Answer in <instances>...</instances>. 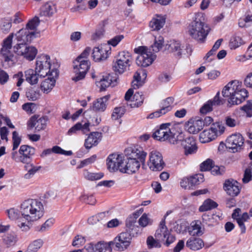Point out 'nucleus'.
Here are the masks:
<instances>
[{
  "label": "nucleus",
  "instance_id": "f257e3e1",
  "mask_svg": "<svg viewBox=\"0 0 252 252\" xmlns=\"http://www.w3.org/2000/svg\"><path fill=\"white\" fill-rule=\"evenodd\" d=\"M222 94L227 99V106L231 107L243 102L248 97V91L243 87L242 83L238 80L229 82L224 87Z\"/></svg>",
  "mask_w": 252,
  "mask_h": 252
},
{
  "label": "nucleus",
  "instance_id": "f03ea898",
  "mask_svg": "<svg viewBox=\"0 0 252 252\" xmlns=\"http://www.w3.org/2000/svg\"><path fill=\"white\" fill-rule=\"evenodd\" d=\"M20 212L24 219L28 222H32L42 217L44 208L42 203L38 200L29 199L21 203Z\"/></svg>",
  "mask_w": 252,
  "mask_h": 252
},
{
  "label": "nucleus",
  "instance_id": "7ed1b4c3",
  "mask_svg": "<svg viewBox=\"0 0 252 252\" xmlns=\"http://www.w3.org/2000/svg\"><path fill=\"white\" fill-rule=\"evenodd\" d=\"M169 123L162 124L159 128L153 134L155 139L160 141H167L173 145L181 144L184 139L185 134L182 132L176 131L174 128L170 129Z\"/></svg>",
  "mask_w": 252,
  "mask_h": 252
},
{
  "label": "nucleus",
  "instance_id": "20e7f679",
  "mask_svg": "<svg viewBox=\"0 0 252 252\" xmlns=\"http://www.w3.org/2000/svg\"><path fill=\"white\" fill-rule=\"evenodd\" d=\"M132 154V157L124 162V168H121L122 172L129 174L135 173L140 168V163L144 164L147 153L142 148L133 150Z\"/></svg>",
  "mask_w": 252,
  "mask_h": 252
},
{
  "label": "nucleus",
  "instance_id": "39448f33",
  "mask_svg": "<svg viewBox=\"0 0 252 252\" xmlns=\"http://www.w3.org/2000/svg\"><path fill=\"white\" fill-rule=\"evenodd\" d=\"M199 15H196L193 20L189 24L188 32L193 39L204 42L209 32V27L201 19Z\"/></svg>",
  "mask_w": 252,
  "mask_h": 252
},
{
  "label": "nucleus",
  "instance_id": "423d86ee",
  "mask_svg": "<svg viewBox=\"0 0 252 252\" xmlns=\"http://www.w3.org/2000/svg\"><path fill=\"white\" fill-rule=\"evenodd\" d=\"M132 56L130 53L123 51L119 53L115 61L112 64L114 74H123L130 66L132 63Z\"/></svg>",
  "mask_w": 252,
  "mask_h": 252
},
{
  "label": "nucleus",
  "instance_id": "0eeeda50",
  "mask_svg": "<svg viewBox=\"0 0 252 252\" xmlns=\"http://www.w3.org/2000/svg\"><path fill=\"white\" fill-rule=\"evenodd\" d=\"M35 149L27 145H21L18 151L11 153V158L16 162H21L29 164L32 161V157L34 154Z\"/></svg>",
  "mask_w": 252,
  "mask_h": 252
},
{
  "label": "nucleus",
  "instance_id": "6e6552de",
  "mask_svg": "<svg viewBox=\"0 0 252 252\" xmlns=\"http://www.w3.org/2000/svg\"><path fill=\"white\" fill-rule=\"evenodd\" d=\"M151 50L145 46H140L134 49L135 52L139 54L136 60L138 66L147 67L152 63L155 55Z\"/></svg>",
  "mask_w": 252,
  "mask_h": 252
},
{
  "label": "nucleus",
  "instance_id": "1a4fd4ad",
  "mask_svg": "<svg viewBox=\"0 0 252 252\" xmlns=\"http://www.w3.org/2000/svg\"><path fill=\"white\" fill-rule=\"evenodd\" d=\"M53 68H56L52 66L49 56L42 55L37 58L35 69L37 72L38 76L40 77L49 76Z\"/></svg>",
  "mask_w": 252,
  "mask_h": 252
},
{
  "label": "nucleus",
  "instance_id": "9d476101",
  "mask_svg": "<svg viewBox=\"0 0 252 252\" xmlns=\"http://www.w3.org/2000/svg\"><path fill=\"white\" fill-rule=\"evenodd\" d=\"M73 64L75 76L72 77V80L77 82L83 79L90 68V62L89 60H75Z\"/></svg>",
  "mask_w": 252,
  "mask_h": 252
},
{
  "label": "nucleus",
  "instance_id": "9b49d317",
  "mask_svg": "<svg viewBox=\"0 0 252 252\" xmlns=\"http://www.w3.org/2000/svg\"><path fill=\"white\" fill-rule=\"evenodd\" d=\"M244 143V138L239 133L230 135L226 140V148L231 149L233 153L237 152L242 149Z\"/></svg>",
  "mask_w": 252,
  "mask_h": 252
},
{
  "label": "nucleus",
  "instance_id": "f8f14e48",
  "mask_svg": "<svg viewBox=\"0 0 252 252\" xmlns=\"http://www.w3.org/2000/svg\"><path fill=\"white\" fill-rule=\"evenodd\" d=\"M148 165L153 171H161L165 166L161 154L157 151L151 152Z\"/></svg>",
  "mask_w": 252,
  "mask_h": 252
},
{
  "label": "nucleus",
  "instance_id": "ddd939ff",
  "mask_svg": "<svg viewBox=\"0 0 252 252\" xmlns=\"http://www.w3.org/2000/svg\"><path fill=\"white\" fill-rule=\"evenodd\" d=\"M108 169L111 171L119 170L122 172L121 168H124V157L121 155L113 154L109 156L107 159Z\"/></svg>",
  "mask_w": 252,
  "mask_h": 252
},
{
  "label": "nucleus",
  "instance_id": "4468645a",
  "mask_svg": "<svg viewBox=\"0 0 252 252\" xmlns=\"http://www.w3.org/2000/svg\"><path fill=\"white\" fill-rule=\"evenodd\" d=\"M130 235L127 232H122L117 236L113 241V246H115L118 251H123L126 249L130 243Z\"/></svg>",
  "mask_w": 252,
  "mask_h": 252
},
{
  "label": "nucleus",
  "instance_id": "2eb2a0df",
  "mask_svg": "<svg viewBox=\"0 0 252 252\" xmlns=\"http://www.w3.org/2000/svg\"><path fill=\"white\" fill-rule=\"evenodd\" d=\"M59 72L57 69L53 68L49 76L41 84V88L44 93H48L54 88L56 83V79L58 77Z\"/></svg>",
  "mask_w": 252,
  "mask_h": 252
},
{
  "label": "nucleus",
  "instance_id": "dca6fc26",
  "mask_svg": "<svg viewBox=\"0 0 252 252\" xmlns=\"http://www.w3.org/2000/svg\"><path fill=\"white\" fill-rule=\"evenodd\" d=\"M223 189L226 193L232 197L237 196L240 192L239 184L234 180H227L223 184Z\"/></svg>",
  "mask_w": 252,
  "mask_h": 252
},
{
  "label": "nucleus",
  "instance_id": "f3484780",
  "mask_svg": "<svg viewBox=\"0 0 252 252\" xmlns=\"http://www.w3.org/2000/svg\"><path fill=\"white\" fill-rule=\"evenodd\" d=\"M37 33L30 32L27 29L23 28L17 32L14 35L18 42L25 43L31 42L36 37Z\"/></svg>",
  "mask_w": 252,
  "mask_h": 252
},
{
  "label": "nucleus",
  "instance_id": "a211bd4d",
  "mask_svg": "<svg viewBox=\"0 0 252 252\" xmlns=\"http://www.w3.org/2000/svg\"><path fill=\"white\" fill-rule=\"evenodd\" d=\"M184 149V153L186 156L195 153L197 147L194 138L192 136L186 137L180 144Z\"/></svg>",
  "mask_w": 252,
  "mask_h": 252
},
{
  "label": "nucleus",
  "instance_id": "6ab92c4d",
  "mask_svg": "<svg viewBox=\"0 0 252 252\" xmlns=\"http://www.w3.org/2000/svg\"><path fill=\"white\" fill-rule=\"evenodd\" d=\"M47 119L44 117H39L38 116L34 115L32 117L28 123V126L32 129L33 127L36 131H40L45 128Z\"/></svg>",
  "mask_w": 252,
  "mask_h": 252
},
{
  "label": "nucleus",
  "instance_id": "aec40b11",
  "mask_svg": "<svg viewBox=\"0 0 252 252\" xmlns=\"http://www.w3.org/2000/svg\"><path fill=\"white\" fill-rule=\"evenodd\" d=\"M118 77L116 74H109L105 76H103L102 78L99 81L100 89L101 91H104L106 88L110 86L112 87L116 85Z\"/></svg>",
  "mask_w": 252,
  "mask_h": 252
},
{
  "label": "nucleus",
  "instance_id": "412c9836",
  "mask_svg": "<svg viewBox=\"0 0 252 252\" xmlns=\"http://www.w3.org/2000/svg\"><path fill=\"white\" fill-rule=\"evenodd\" d=\"M188 131L190 133H197L203 127V120L199 118H195L189 120L187 125Z\"/></svg>",
  "mask_w": 252,
  "mask_h": 252
},
{
  "label": "nucleus",
  "instance_id": "4be33fe9",
  "mask_svg": "<svg viewBox=\"0 0 252 252\" xmlns=\"http://www.w3.org/2000/svg\"><path fill=\"white\" fill-rule=\"evenodd\" d=\"M107 46H100L94 47L92 53V57L95 62H99L106 60L108 57L109 50H107Z\"/></svg>",
  "mask_w": 252,
  "mask_h": 252
},
{
  "label": "nucleus",
  "instance_id": "5701e85b",
  "mask_svg": "<svg viewBox=\"0 0 252 252\" xmlns=\"http://www.w3.org/2000/svg\"><path fill=\"white\" fill-rule=\"evenodd\" d=\"M110 95H105L97 99L93 103L92 109L96 112H104L106 108Z\"/></svg>",
  "mask_w": 252,
  "mask_h": 252
},
{
  "label": "nucleus",
  "instance_id": "b1692460",
  "mask_svg": "<svg viewBox=\"0 0 252 252\" xmlns=\"http://www.w3.org/2000/svg\"><path fill=\"white\" fill-rule=\"evenodd\" d=\"M101 133L99 132H91L86 139L85 146L86 149H90L96 145L101 140Z\"/></svg>",
  "mask_w": 252,
  "mask_h": 252
},
{
  "label": "nucleus",
  "instance_id": "393cba45",
  "mask_svg": "<svg viewBox=\"0 0 252 252\" xmlns=\"http://www.w3.org/2000/svg\"><path fill=\"white\" fill-rule=\"evenodd\" d=\"M217 136L218 135L211 126L209 129L204 130L200 134L199 140L201 143H205L214 140Z\"/></svg>",
  "mask_w": 252,
  "mask_h": 252
},
{
  "label": "nucleus",
  "instance_id": "a878e982",
  "mask_svg": "<svg viewBox=\"0 0 252 252\" xmlns=\"http://www.w3.org/2000/svg\"><path fill=\"white\" fill-rule=\"evenodd\" d=\"M165 49L169 52L174 53L175 56L181 57L182 53V49L179 41L172 40L166 45Z\"/></svg>",
  "mask_w": 252,
  "mask_h": 252
},
{
  "label": "nucleus",
  "instance_id": "bb28decb",
  "mask_svg": "<svg viewBox=\"0 0 252 252\" xmlns=\"http://www.w3.org/2000/svg\"><path fill=\"white\" fill-rule=\"evenodd\" d=\"M165 19L164 16L157 15L151 21L149 26L153 31H158L165 24Z\"/></svg>",
  "mask_w": 252,
  "mask_h": 252
},
{
  "label": "nucleus",
  "instance_id": "cd10ccee",
  "mask_svg": "<svg viewBox=\"0 0 252 252\" xmlns=\"http://www.w3.org/2000/svg\"><path fill=\"white\" fill-rule=\"evenodd\" d=\"M186 246L193 251L198 250L204 246L203 240L197 237H191L186 243Z\"/></svg>",
  "mask_w": 252,
  "mask_h": 252
},
{
  "label": "nucleus",
  "instance_id": "c85d7f7f",
  "mask_svg": "<svg viewBox=\"0 0 252 252\" xmlns=\"http://www.w3.org/2000/svg\"><path fill=\"white\" fill-rule=\"evenodd\" d=\"M201 223L199 220L193 221L189 228V233L192 236H201L203 232L201 230Z\"/></svg>",
  "mask_w": 252,
  "mask_h": 252
},
{
  "label": "nucleus",
  "instance_id": "c756f323",
  "mask_svg": "<svg viewBox=\"0 0 252 252\" xmlns=\"http://www.w3.org/2000/svg\"><path fill=\"white\" fill-rule=\"evenodd\" d=\"M168 234L169 231L165 225V222L164 220H162L160 223L159 228L156 232L155 237L158 240L164 241Z\"/></svg>",
  "mask_w": 252,
  "mask_h": 252
},
{
  "label": "nucleus",
  "instance_id": "7c9ffc66",
  "mask_svg": "<svg viewBox=\"0 0 252 252\" xmlns=\"http://www.w3.org/2000/svg\"><path fill=\"white\" fill-rule=\"evenodd\" d=\"M26 80L31 85H34L37 83L38 74L36 70L29 69L25 72Z\"/></svg>",
  "mask_w": 252,
  "mask_h": 252
},
{
  "label": "nucleus",
  "instance_id": "2f4dec72",
  "mask_svg": "<svg viewBox=\"0 0 252 252\" xmlns=\"http://www.w3.org/2000/svg\"><path fill=\"white\" fill-rule=\"evenodd\" d=\"M89 126V123H86L84 125H82L80 123H77L68 130V134H71L75 133L77 131L80 130H81L83 133H86L90 131Z\"/></svg>",
  "mask_w": 252,
  "mask_h": 252
},
{
  "label": "nucleus",
  "instance_id": "473e14b6",
  "mask_svg": "<svg viewBox=\"0 0 252 252\" xmlns=\"http://www.w3.org/2000/svg\"><path fill=\"white\" fill-rule=\"evenodd\" d=\"M12 19L11 17L3 18L0 20V30L3 33H8L12 27Z\"/></svg>",
  "mask_w": 252,
  "mask_h": 252
},
{
  "label": "nucleus",
  "instance_id": "72a5a7b5",
  "mask_svg": "<svg viewBox=\"0 0 252 252\" xmlns=\"http://www.w3.org/2000/svg\"><path fill=\"white\" fill-rule=\"evenodd\" d=\"M113 247L112 241L109 242L100 241L95 245L94 248L97 252H105L107 250L112 252Z\"/></svg>",
  "mask_w": 252,
  "mask_h": 252
},
{
  "label": "nucleus",
  "instance_id": "f704fd0d",
  "mask_svg": "<svg viewBox=\"0 0 252 252\" xmlns=\"http://www.w3.org/2000/svg\"><path fill=\"white\" fill-rule=\"evenodd\" d=\"M174 98L169 97L163 100L161 103V108L159 109L163 115L171 110L172 104L173 103Z\"/></svg>",
  "mask_w": 252,
  "mask_h": 252
},
{
  "label": "nucleus",
  "instance_id": "c9c22d12",
  "mask_svg": "<svg viewBox=\"0 0 252 252\" xmlns=\"http://www.w3.org/2000/svg\"><path fill=\"white\" fill-rule=\"evenodd\" d=\"M144 97L141 93L135 92L132 97V100L130 102L129 105L131 108L139 107L143 102Z\"/></svg>",
  "mask_w": 252,
  "mask_h": 252
},
{
  "label": "nucleus",
  "instance_id": "e433bc0d",
  "mask_svg": "<svg viewBox=\"0 0 252 252\" xmlns=\"http://www.w3.org/2000/svg\"><path fill=\"white\" fill-rule=\"evenodd\" d=\"M26 169L28 170V172L24 175V178L25 179H31L35 175V174L39 171L41 168V166H36L31 164L30 165L28 164L25 166Z\"/></svg>",
  "mask_w": 252,
  "mask_h": 252
},
{
  "label": "nucleus",
  "instance_id": "4c0bfd02",
  "mask_svg": "<svg viewBox=\"0 0 252 252\" xmlns=\"http://www.w3.org/2000/svg\"><path fill=\"white\" fill-rule=\"evenodd\" d=\"M244 43L245 42L241 36L234 34L230 39L229 45L231 49H235Z\"/></svg>",
  "mask_w": 252,
  "mask_h": 252
},
{
  "label": "nucleus",
  "instance_id": "58836bf2",
  "mask_svg": "<svg viewBox=\"0 0 252 252\" xmlns=\"http://www.w3.org/2000/svg\"><path fill=\"white\" fill-rule=\"evenodd\" d=\"M218 206V204L211 199H208L204 201L203 204L199 207L200 212H205L215 208Z\"/></svg>",
  "mask_w": 252,
  "mask_h": 252
},
{
  "label": "nucleus",
  "instance_id": "ea45409f",
  "mask_svg": "<svg viewBox=\"0 0 252 252\" xmlns=\"http://www.w3.org/2000/svg\"><path fill=\"white\" fill-rule=\"evenodd\" d=\"M55 12V6L51 2L45 3L42 7V12L45 16H51Z\"/></svg>",
  "mask_w": 252,
  "mask_h": 252
},
{
  "label": "nucleus",
  "instance_id": "a19ab883",
  "mask_svg": "<svg viewBox=\"0 0 252 252\" xmlns=\"http://www.w3.org/2000/svg\"><path fill=\"white\" fill-rule=\"evenodd\" d=\"M11 49L2 47L0 50V56L3 59L5 62L12 61L13 54L11 51Z\"/></svg>",
  "mask_w": 252,
  "mask_h": 252
},
{
  "label": "nucleus",
  "instance_id": "79ce46f5",
  "mask_svg": "<svg viewBox=\"0 0 252 252\" xmlns=\"http://www.w3.org/2000/svg\"><path fill=\"white\" fill-rule=\"evenodd\" d=\"M133 79L131 83V85L132 88L134 89L139 88V87L141 86L144 83L139 69L135 73Z\"/></svg>",
  "mask_w": 252,
  "mask_h": 252
},
{
  "label": "nucleus",
  "instance_id": "37998d69",
  "mask_svg": "<svg viewBox=\"0 0 252 252\" xmlns=\"http://www.w3.org/2000/svg\"><path fill=\"white\" fill-rule=\"evenodd\" d=\"M83 175L86 179L91 181L97 180L103 177L102 173H92L89 172L87 170H84Z\"/></svg>",
  "mask_w": 252,
  "mask_h": 252
},
{
  "label": "nucleus",
  "instance_id": "c03bdc74",
  "mask_svg": "<svg viewBox=\"0 0 252 252\" xmlns=\"http://www.w3.org/2000/svg\"><path fill=\"white\" fill-rule=\"evenodd\" d=\"M40 21L37 17H34L30 20L26 25L25 29H27L30 32L36 33L35 31L39 24Z\"/></svg>",
  "mask_w": 252,
  "mask_h": 252
},
{
  "label": "nucleus",
  "instance_id": "a18cd8bd",
  "mask_svg": "<svg viewBox=\"0 0 252 252\" xmlns=\"http://www.w3.org/2000/svg\"><path fill=\"white\" fill-rule=\"evenodd\" d=\"M27 47V43L18 42L14 46V51L17 55L24 57L26 50H28Z\"/></svg>",
  "mask_w": 252,
  "mask_h": 252
},
{
  "label": "nucleus",
  "instance_id": "49530a36",
  "mask_svg": "<svg viewBox=\"0 0 252 252\" xmlns=\"http://www.w3.org/2000/svg\"><path fill=\"white\" fill-rule=\"evenodd\" d=\"M249 219V216L247 213H243L240 217H239V218L237 219V222L241 228L242 233H244L246 232V227L244 224V222L246 221Z\"/></svg>",
  "mask_w": 252,
  "mask_h": 252
},
{
  "label": "nucleus",
  "instance_id": "de8ad7c7",
  "mask_svg": "<svg viewBox=\"0 0 252 252\" xmlns=\"http://www.w3.org/2000/svg\"><path fill=\"white\" fill-rule=\"evenodd\" d=\"M222 41V39H218L213 45L212 49L209 51L206 54L205 57V59L206 61H208V62H210L212 60V59L209 60V58L212 55L215 54L216 51L220 47L221 42Z\"/></svg>",
  "mask_w": 252,
  "mask_h": 252
},
{
  "label": "nucleus",
  "instance_id": "09e8293b",
  "mask_svg": "<svg viewBox=\"0 0 252 252\" xmlns=\"http://www.w3.org/2000/svg\"><path fill=\"white\" fill-rule=\"evenodd\" d=\"M27 49L28 50H26L24 57L29 61L33 60L37 53V50L33 46H28Z\"/></svg>",
  "mask_w": 252,
  "mask_h": 252
},
{
  "label": "nucleus",
  "instance_id": "8fccbe9b",
  "mask_svg": "<svg viewBox=\"0 0 252 252\" xmlns=\"http://www.w3.org/2000/svg\"><path fill=\"white\" fill-rule=\"evenodd\" d=\"M3 241L4 243L9 247L15 244L17 241V237L14 234L9 233L3 237Z\"/></svg>",
  "mask_w": 252,
  "mask_h": 252
},
{
  "label": "nucleus",
  "instance_id": "3c124183",
  "mask_svg": "<svg viewBox=\"0 0 252 252\" xmlns=\"http://www.w3.org/2000/svg\"><path fill=\"white\" fill-rule=\"evenodd\" d=\"M8 217L9 219L12 220H16L19 219L21 215L20 211L14 208L6 210Z\"/></svg>",
  "mask_w": 252,
  "mask_h": 252
},
{
  "label": "nucleus",
  "instance_id": "603ef678",
  "mask_svg": "<svg viewBox=\"0 0 252 252\" xmlns=\"http://www.w3.org/2000/svg\"><path fill=\"white\" fill-rule=\"evenodd\" d=\"M163 42V38L161 36H159L157 40L155 39L154 44L151 46L150 48L152 49L154 54L158 52L162 48Z\"/></svg>",
  "mask_w": 252,
  "mask_h": 252
},
{
  "label": "nucleus",
  "instance_id": "864d4df0",
  "mask_svg": "<svg viewBox=\"0 0 252 252\" xmlns=\"http://www.w3.org/2000/svg\"><path fill=\"white\" fill-rule=\"evenodd\" d=\"M43 242L41 239L34 241L28 247L27 252H36L42 246Z\"/></svg>",
  "mask_w": 252,
  "mask_h": 252
},
{
  "label": "nucleus",
  "instance_id": "5fc2aeb1",
  "mask_svg": "<svg viewBox=\"0 0 252 252\" xmlns=\"http://www.w3.org/2000/svg\"><path fill=\"white\" fill-rule=\"evenodd\" d=\"M189 179L190 184L192 185V187L198 185L204 181V176L201 174L190 176Z\"/></svg>",
  "mask_w": 252,
  "mask_h": 252
},
{
  "label": "nucleus",
  "instance_id": "6e6d98bb",
  "mask_svg": "<svg viewBox=\"0 0 252 252\" xmlns=\"http://www.w3.org/2000/svg\"><path fill=\"white\" fill-rule=\"evenodd\" d=\"M12 152L16 151L15 150L18 148L21 142V138L16 131L12 132Z\"/></svg>",
  "mask_w": 252,
  "mask_h": 252
},
{
  "label": "nucleus",
  "instance_id": "4d7b16f0",
  "mask_svg": "<svg viewBox=\"0 0 252 252\" xmlns=\"http://www.w3.org/2000/svg\"><path fill=\"white\" fill-rule=\"evenodd\" d=\"M125 113V109L122 107H116L114 109L111 117L113 120H117L122 117Z\"/></svg>",
  "mask_w": 252,
  "mask_h": 252
},
{
  "label": "nucleus",
  "instance_id": "13d9d810",
  "mask_svg": "<svg viewBox=\"0 0 252 252\" xmlns=\"http://www.w3.org/2000/svg\"><path fill=\"white\" fill-rule=\"evenodd\" d=\"M22 108L29 114H33L37 109V105L33 103H27L22 105Z\"/></svg>",
  "mask_w": 252,
  "mask_h": 252
},
{
  "label": "nucleus",
  "instance_id": "bf43d9fd",
  "mask_svg": "<svg viewBox=\"0 0 252 252\" xmlns=\"http://www.w3.org/2000/svg\"><path fill=\"white\" fill-rule=\"evenodd\" d=\"M26 95L29 100L34 101L37 99L39 94L38 91H36L34 89L32 88L26 92Z\"/></svg>",
  "mask_w": 252,
  "mask_h": 252
},
{
  "label": "nucleus",
  "instance_id": "052dcab7",
  "mask_svg": "<svg viewBox=\"0 0 252 252\" xmlns=\"http://www.w3.org/2000/svg\"><path fill=\"white\" fill-rule=\"evenodd\" d=\"M225 125L230 127H234L240 124V122L236 119L232 118L231 116H227L225 118Z\"/></svg>",
  "mask_w": 252,
  "mask_h": 252
},
{
  "label": "nucleus",
  "instance_id": "680f3d73",
  "mask_svg": "<svg viewBox=\"0 0 252 252\" xmlns=\"http://www.w3.org/2000/svg\"><path fill=\"white\" fill-rule=\"evenodd\" d=\"M213 164L214 162L212 159H207L200 164V168L201 171H206L211 170Z\"/></svg>",
  "mask_w": 252,
  "mask_h": 252
},
{
  "label": "nucleus",
  "instance_id": "e2e57ef3",
  "mask_svg": "<svg viewBox=\"0 0 252 252\" xmlns=\"http://www.w3.org/2000/svg\"><path fill=\"white\" fill-rule=\"evenodd\" d=\"M160 240H155L152 236H149L147 240V244L149 248H159L160 244L159 242Z\"/></svg>",
  "mask_w": 252,
  "mask_h": 252
},
{
  "label": "nucleus",
  "instance_id": "0e129e2a",
  "mask_svg": "<svg viewBox=\"0 0 252 252\" xmlns=\"http://www.w3.org/2000/svg\"><path fill=\"white\" fill-rule=\"evenodd\" d=\"M240 110L245 112L247 117H252V102L250 100L248 101L245 105L241 107Z\"/></svg>",
  "mask_w": 252,
  "mask_h": 252
},
{
  "label": "nucleus",
  "instance_id": "69168bd1",
  "mask_svg": "<svg viewBox=\"0 0 252 252\" xmlns=\"http://www.w3.org/2000/svg\"><path fill=\"white\" fill-rule=\"evenodd\" d=\"M97 218L99 219L101 225L104 224L109 218V212H104L97 214Z\"/></svg>",
  "mask_w": 252,
  "mask_h": 252
},
{
  "label": "nucleus",
  "instance_id": "338daca9",
  "mask_svg": "<svg viewBox=\"0 0 252 252\" xmlns=\"http://www.w3.org/2000/svg\"><path fill=\"white\" fill-rule=\"evenodd\" d=\"M14 35V33H11L6 38H5L2 42V47L11 49L12 40Z\"/></svg>",
  "mask_w": 252,
  "mask_h": 252
},
{
  "label": "nucleus",
  "instance_id": "774afa93",
  "mask_svg": "<svg viewBox=\"0 0 252 252\" xmlns=\"http://www.w3.org/2000/svg\"><path fill=\"white\" fill-rule=\"evenodd\" d=\"M85 242V239L81 235H77L72 242V245L74 247H79L83 245Z\"/></svg>",
  "mask_w": 252,
  "mask_h": 252
}]
</instances>
